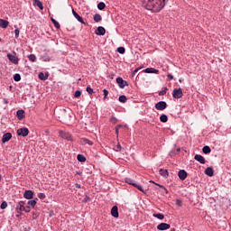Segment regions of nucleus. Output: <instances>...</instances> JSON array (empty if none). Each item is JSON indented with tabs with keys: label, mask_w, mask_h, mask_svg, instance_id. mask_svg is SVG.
<instances>
[{
	"label": "nucleus",
	"mask_w": 231,
	"mask_h": 231,
	"mask_svg": "<svg viewBox=\"0 0 231 231\" xmlns=\"http://www.w3.org/2000/svg\"><path fill=\"white\" fill-rule=\"evenodd\" d=\"M169 0H143V6L154 14L162 12Z\"/></svg>",
	"instance_id": "f257e3e1"
},
{
	"label": "nucleus",
	"mask_w": 231,
	"mask_h": 231,
	"mask_svg": "<svg viewBox=\"0 0 231 231\" xmlns=\"http://www.w3.org/2000/svg\"><path fill=\"white\" fill-rule=\"evenodd\" d=\"M125 183H127L128 185H132L137 190H140V192H143L145 194V189L142 187V185L137 184L136 181L129 177L125 178Z\"/></svg>",
	"instance_id": "f03ea898"
},
{
	"label": "nucleus",
	"mask_w": 231,
	"mask_h": 231,
	"mask_svg": "<svg viewBox=\"0 0 231 231\" xmlns=\"http://www.w3.org/2000/svg\"><path fill=\"white\" fill-rule=\"evenodd\" d=\"M59 134H60V138H62L63 140H67V142H74L75 141L73 139V136L71 135V134H69V132L60 130L59 132Z\"/></svg>",
	"instance_id": "7ed1b4c3"
},
{
	"label": "nucleus",
	"mask_w": 231,
	"mask_h": 231,
	"mask_svg": "<svg viewBox=\"0 0 231 231\" xmlns=\"http://www.w3.org/2000/svg\"><path fill=\"white\" fill-rule=\"evenodd\" d=\"M155 109H157V111H163L167 109V102L159 101L158 103L155 104Z\"/></svg>",
	"instance_id": "20e7f679"
},
{
	"label": "nucleus",
	"mask_w": 231,
	"mask_h": 231,
	"mask_svg": "<svg viewBox=\"0 0 231 231\" xmlns=\"http://www.w3.org/2000/svg\"><path fill=\"white\" fill-rule=\"evenodd\" d=\"M17 134H18V136L26 137V136H28V134H30V130H28V128H26V127L19 128L17 130Z\"/></svg>",
	"instance_id": "39448f33"
},
{
	"label": "nucleus",
	"mask_w": 231,
	"mask_h": 231,
	"mask_svg": "<svg viewBox=\"0 0 231 231\" xmlns=\"http://www.w3.org/2000/svg\"><path fill=\"white\" fill-rule=\"evenodd\" d=\"M173 98H181L183 97V90L181 88H175L172 92Z\"/></svg>",
	"instance_id": "423d86ee"
},
{
	"label": "nucleus",
	"mask_w": 231,
	"mask_h": 231,
	"mask_svg": "<svg viewBox=\"0 0 231 231\" xmlns=\"http://www.w3.org/2000/svg\"><path fill=\"white\" fill-rule=\"evenodd\" d=\"M7 59L13 64H19V58H17V56L14 55V54L8 53L7 54Z\"/></svg>",
	"instance_id": "0eeeda50"
},
{
	"label": "nucleus",
	"mask_w": 231,
	"mask_h": 231,
	"mask_svg": "<svg viewBox=\"0 0 231 231\" xmlns=\"http://www.w3.org/2000/svg\"><path fill=\"white\" fill-rule=\"evenodd\" d=\"M116 83L118 84V86L121 89H124V88H125V86H128L127 81L124 80V79H122L120 77H118L116 79Z\"/></svg>",
	"instance_id": "6e6552de"
},
{
	"label": "nucleus",
	"mask_w": 231,
	"mask_h": 231,
	"mask_svg": "<svg viewBox=\"0 0 231 231\" xmlns=\"http://www.w3.org/2000/svg\"><path fill=\"white\" fill-rule=\"evenodd\" d=\"M23 198L25 199H33V191L32 189H27L23 193Z\"/></svg>",
	"instance_id": "1a4fd4ad"
},
{
	"label": "nucleus",
	"mask_w": 231,
	"mask_h": 231,
	"mask_svg": "<svg viewBox=\"0 0 231 231\" xmlns=\"http://www.w3.org/2000/svg\"><path fill=\"white\" fill-rule=\"evenodd\" d=\"M171 228V225L167 223H161L157 226V230H169Z\"/></svg>",
	"instance_id": "9d476101"
},
{
	"label": "nucleus",
	"mask_w": 231,
	"mask_h": 231,
	"mask_svg": "<svg viewBox=\"0 0 231 231\" xmlns=\"http://www.w3.org/2000/svg\"><path fill=\"white\" fill-rule=\"evenodd\" d=\"M10 140H12V134L11 133H6L2 137V143H6V142H10Z\"/></svg>",
	"instance_id": "9b49d317"
},
{
	"label": "nucleus",
	"mask_w": 231,
	"mask_h": 231,
	"mask_svg": "<svg viewBox=\"0 0 231 231\" xmlns=\"http://www.w3.org/2000/svg\"><path fill=\"white\" fill-rule=\"evenodd\" d=\"M72 14H73L75 19H77V21H79V23H81V24H86V22H84V19H82L81 16H79V14L77 12H75L74 9H72Z\"/></svg>",
	"instance_id": "f8f14e48"
},
{
	"label": "nucleus",
	"mask_w": 231,
	"mask_h": 231,
	"mask_svg": "<svg viewBox=\"0 0 231 231\" xmlns=\"http://www.w3.org/2000/svg\"><path fill=\"white\" fill-rule=\"evenodd\" d=\"M16 116L18 120H23V118L26 116V113L24 112V110L20 109L16 112Z\"/></svg>",
	"instance_id": "ddd939ff"
},
{
	"label": "nucleus",
	"mask_w": 231,
	"mask_h": 231,
	"mask_svg": "<svg viewBox=\"0 0 231 231\" xmlns=\"http://www.w3.org/2000/svg\"><path fill=\"white\" fill-rule=\"evenodd\" d=\"M178 176L180 180L183 181L184 180H187V171H185V170H180L178 173Z\"/></svg>",
	"instance_id": "4468645a"
},
{
	"label": "nucleus",
	"mask_w": 231,
	"mask_h": 231,
	"mask_svg": "<svg viewBox=\"0 0 231 231\" xmlns=\"http://www.w3.org/2000/svg\"><path fill=\"white\" fill-rule=\"evenodd\" d=\"M96 35H106V28L99 26L95 32Z\"/></svg>",
	"instance_id": "2eb2a0df"
},
{
	"label": "nucleus",
	"mask_w": 231,
	"mask_h": 231,
	"mask_svg": "<svg viewBox=\"0 0 231 231\" xmlns=\"http://www.w3.org/2000/svg\"><path fill=\"white\" fill-rule=\"evenodd\" d=\"M194 160H196V162H199V163H202V164H205V162H206L205 157H203L202 155H199V154H196L194 156Z\"/></svg>",
	"instance_id": "dca6fc26"
},
{
	"label": "nucleus",
	"mask_w": 231,
	"mask_h": 231,
	"mask_svg": "<svg viewBox=\"0 0 231 231\" xmlns=\"http://www.w3.org/2000/svg\"><path fill=\"white\" fill-rule=\"evenodd\" d=\"M144 73H154L155 75H158L160 73V70L154 69V68H147L143 70Z\"/></svg>",
	"instance_id": "f3484780"
},
{
	"label": "nucleus",
	"mask_w": 231,
	"mask_h": 231,
	"mask_svg": "<svg viewBox=\"0 0 231 231\" xmlns=\"http://www.w3.org/2000/svg\"><path fill=\"white\" fill-rule=\"evenodd\" d=\"M80 143H81V145H93L92 141L88 138H81Z\"/></svg>",
	"instance_id": "a211bd4d"
},
{
	"label": "nucleus",
	"mask_w": 231,
	"mask_h": 231,
	"mask_svg": "<svg viewBox=\"0 0 231 231\" xmlns=\"http://www.w3.org/2000/svg\"><path fill=\"white\" fill-rule=\"evenodd\" d=\"M111 216H113V217H118L119 214H118V207L117 206H114L112 208Z\"/></svg>",
	"instance_id": "6ab92c4d"
},
{
	"label": "nucleus",
	"mask_w": 231,
	"mask_h": 231,
	"mask_svg": "<svg viewBox=\"0 0 231 231\" xmlns=\"http://www.w3.org/2000/svg\"><path fill=\"white\" fill-rule=\"evenodd\" d=\"M16 210L19 214V212H23L24 210V201H20L18 205L16 206Z\"/></svg>",
	"instance_id": "aec40b11"
},
{
	"label": "nucleus",
	"mask_w": 231,
	"mask_h": 231,
	"mask_svg": "<svg viewBox=\"0 0 231 231\" xmlns=\"http://www.w3.org/2000/svg\"><path fill=\"white\" fill-rule=\"evenodd\" d=\"M205 174L209 177L214 176V169H212V167L206 168Z\"/></svg>",
	"instance_id": "412c9836"
},
{
	"label": "nucleus",
	"mask_w": 231,
	"mask_h": 231,
	"mask_svg": "<svg viewBox=\"0 0 231 231\" xmlns=\"http://www.w3.org/2000/svg\"><path fill=\"white\" fill-rule=\"evenodd\" d=\"M40 80H48V77H50V74L48 73H42V72H40L39 75H38Z\"/></svg>",
	"instance_id": "4be33fe9"
},
{
	"label": "nucleus",
	"mask_w": 231,
	"mask_h": 231,
	"mask_svg": "<svg viewBox=\"0 0 231 231\" xmlns=\"http://www.w3.org/2000/svg\"><path fill=\"white\" fill-rule=\"evenodd\" d=\"M10 23L6 20L0 19V28H8Z\"/></svg>",
	"instance_id": "5701e85b"
},
{
	"label": "nucleus",
	"mask_w": 231,
	"mask_h": 231,
	"mask_svg": "<svg viewBox=\"0 0 231 231\" xmlns=\"http://www.w3.org/2000/svg\"><path fill=\"white\" fill-rule=\"evenodd\" d=\"M160 121L162 122V124H166V122H169V117L167 116V115L162 114L160 116Z\"/></svg>",
	"instance_id": "b1692460"
},
{
	"label": "nucleus",
	"mask_w": 231,
	"mask_h": 231,
	"mask_svg": "<svg viewBox=\"0 0 231 231\" xmlns=\"http://www.w3.org/2000/svg\"><path fill=\"white\" fill-rule=\"evenodd\" d=\"M202 152H204V154H210V152H212V150L210 149V146H204Z\"/></svg>",
	"instance_id": "393cba45"
},
{
	"label": "nucleus",
	"mask_w": 231,
	"mask_h": 231,
	"mask_svg": "<svg viewBox=\"0 0 231 231\" xmlns=\"http://www.w3.org/2000/svg\"><path fill=\"white\" fill-rule=\"evenodd\" d=\"M159 172L161 176H163V178H167V176H169V171L167 170L161 169Z\"/></svg>",
	"instance_id": "a878e982"
},
{
	"label": "nucleus",
	"mask_w": 231,
	"mask_h": 231,
	"mask_svg": "<svg viewBox=\"0 0 231 231\" xmlns=\"http://www.w3.org/2000/svg\"><path fill=\"white\" fill-rule=\"evenodd\" d=\"M94 21L95 23H100V21H102V15H100V14H96L94 15Z\"/></svg>",
	"instance_id": "bb28decb"
},
{
	"label": "nucleus",
	"mask_w": 231,
	"mask_h": 231,
	"mask_svg": "<svg viewBox=\"0 0 231 231\" xmlns=\"http://www.w3.org/2000/svg\"><path fill=\"white\" fill-rule=\"evenodd\" d=\"M36 6H38V8H40V10H44V6L42 5V2H41L40 0H34Z\"/></svg>",
	"instance_id": "cd10ccee"
},
{
	"label": "nucleus",
	"mask_w": 231,
	"mask_h": 231,
	"mask_svg": "<svg viewBox=\"0 0 231 231\" xmlns=\"http://www.w3.org/2000/svg\"><path fill=\"white\" fill-rule=\"evenodd\" d=\"M39 200V199H32V200H29L27 202V205H30L31 207H35V205H37V201Z\"/></svg>",
	"instance_id": "c85d7f7f"
},
{
	"label": "nucleus",
	"mask_w": 231,
	"mask_h": 231,
	"mask_svg": "<svg viewBox=\"0 0 231 231\" xmlns=\"http://www.w3.org/2000/svg\"><path fill=\"white\" fill-rule=\"evenodd\" d=\"M118 101L121 102L122 104H125L127 102V97H125V95L120 96L118 98Z\"/></svg>",
	"instance_id": "c756f323"
},
{
	"label": "nucleus",
	"mask_w": 231,
	"mask_h": 231,
	"mask_svg": "<svg viewBox=\"0 0 231 231\" xmlns=\"http://www.w3.org/2000/svg\"><path fill=\"white\" fill-rule=\"evenodd\" d=\"M167 91H169V88H167V87L163 88L162 90L159 92V96L163 97L164 95H167Z\"/></svg>",
	"instance_id": "7c9ffc66"
},
{
	"label": "nucleus",
	"mask_w": 231,
	"mask_h": 231,
	"mask_svg": "<svg viewBox=\"0 0 231 231\" xmlns=\"http://www.w3.org/2000/svg\"><path fill=\"white\" fill-rule=\"evenodd\" d=\"M153 217H157V219H165V215L162 213L153 214Z\"/></svg>",
	"instance_id": "2f4dec72"
},
{
	"label": "nucleus",
	"mask_w": 231,
	"mask_h": 231,
	"mask_svg": "<svg viewBox=\"0 0 231 231\" xmlns=\"http://www.w3.org/2000/svg\"><path fill=\"white\" fill-rule=\"evenodd\" d=\"M28 59L31 62H35L37 60V57L35 56V54H30L28 56Z\"/></svg>",
	"instance_id": "473e14b6"
},
{
	"label": "nucleus",
	"mask_w": 231,
	"mask_h": 231,
	"mask_svg": "<svg viewBox=\"0 0 231 231\" xmlns=\"http://www.w3.org/2000/svg\"><path fill=\"white\" fill-rule=\"evenodd\" d=\"M77 160H78V162H86V157L82 154H78Z\"/></svg>",
	"instance_id": "72a5a7b5"
},
{
	"label": "nucleus",
	"mask_w": 231,
	"mask_h": 231,
	"mask_svg": "<svg viewBox=\"0 0 231 231\" xmlns=\"http://www.w3.org/2000/svg\"><path fill=\"white\" fill-rule=\"evenodd\" d=\"M97 8H98V10H104V8H106V4L104 2H100L97 5Z\"/></svg>",
	"instance_id": "f704fd0d"
},
{
	"label": "nucleus",
	"mask_w": 231,
	"mask_h": 231,
	"mask_svg": "<svg viewBox=\"0 0 231 231\" xmlns=\"http://www.w3.org/2000/svg\"><path fill=\"white\" fill-rule=\"evenodd\" d=\"M14 82H20V80H21V74H14Z\"/></svg>",
	"instance_id": "c9c22d12"
},
{
	"label": "nucleus",
	"mask_w": 231,
	"mask_h": 231,
	"mask_svg": "<svg viewBox=\"0 0 231 231\" xmlns=\"http://www.w3.org/2000/svg\"><path fill=\"white\" fill-rule=\"evenodd\" d=\"M117 51H118V53H121V55H124V53H125V48L118 47Z\"/></svg>",
	"instance_id": "e433bc0d"
},
{
	"label": "nucleus",
	"mask_w": 231,
	"mask_h": 231,
	"mask_svg": "<svg viewBox=\"0 0 231 231\" xmlns=\"http://www.w3.org/2000/svg\"><path fill=\"white\" fill-rule=\"evenodd\" d=\"M87 93H88V95H93L94 91L93 88H91L90 86H88L86 88Z\"/></svg>",
	"instance_id": "4c0bfd02"
},
{
	"label": "nucleus",
	"mask_w": 231,
	"mask_h": 231,
	"mask_svg": "<svg viewBox=\"0 0 231 231\" xmlns=\"http://www.w3.org/2000/svg\"><path fill=\"white\" fill-rule=\"evenodd\" d=\"M6 207H8V203H6V201L2 202V204L0 205V208L2 210H5V208H6Z\"/></svg>",
	"instance_id": "58836bf2"
},
{
	"label": "nucleus",
	"mask_w": 231,
	"mask_h": 231,
	"mask_svg": "<svg viewBox=\"0 0 231 231\" xmlns=\"http://www.w3.org/2000/svg\"><path fill=\"white\" fill-rule=\"evenodd\" d=\"M19 33H21V31L19 30V28H16L14 30L15 39H19Z\"/></svg>",
	"instance_id": "ea45409f"
},
{
	"label": "nucleus",
	"mask_w": 231,
	"mask_h": 231,
	"mask_svg": "<svg viewBox=\"0 0 231 231\" xmlns=\"http://www.w3.org/2000/svg\"><path fill=\"white\" fill-rule=\"evenodd\" d=\"M38 198L39 199H46V195L44 193H39Z\"/></svg>",
	"instance_id": "a19ab883"
},
{
	"label": "nucleus",
	"mask_w": 231,
	"mask_h": 231,
	"mask_svg": "<svg viewBox=\"0 0 231 231\" xmlns=\"http://www.w3.org/2000/svg\"><path fill=\"white\" fill-rule=\"evenodd\" d=\"M80 95H82V92H80V90H77L74 94L75 98H79V97H80Z\"/></svg>",
	"instance_id": "79ce46f5"
},
{
	"label": "nucleus",
	"mask_w": 231,
	"mask_h": 231,
	"mask_svg": "<svg viewBox=\"0 0 231 231\" xmlns=\"http://www.w3.org/2000/svg\"><path fill=\"white\" fill-rule=\"evenodd\" d=\"M110 122H111L112 124H116V122H118V119H116V117H115V116H112V117L110 118Z\"/></svg>",
	"instance_id": "37998d69"
},
{
	"label": "nucleus",
	"mask_w": 231,
	"mask_h": 231,
	"mask_svg": "<svg viewBox=\"0 0 231 231\" xmlns=\"http://www.w3.org/2000/svg\"><path fill=\"white\" fill-rule=\"evenodd\" d=\"M103 93H104V98H107V95H109V91H107V89H104Z\"/></svg>",
	"instance_id": "c03bdc74"
},
{
	"label": "nucleus",
	"mask_w": 231,
	"mask_h": 231,
	"mask_svg": "<svg viewBox=\"0 0 231 231\" xmlns=\"http://www.w3.org/2000/svg\"><path fill=\"white\" fill-rule=\"evenodd\" d=\"M116 151L117 152H121L122 151V145H120V143H118L116 147Z\"/></svg>",
	"instance_id": "a18cd8bd"
},
{
	"label": "nucleus",
	"mask_w": 231,
	"mask_h": 231,
	"mask_svg": "<svg viewBox=\"0 0 231 231\" xmlns=\"http://www.w3.org/2000/svg\"><path fill=\"white\" fill-rule=\"evenodd\" d=\"M30 206H27V207H24L23 208V212H26V213H28V212H30Z\"/></svg>",
	"instance_id": "49530a36"
},
{
	"label": "nucleus",
	"mask_w": 231,
	"mask_h": 231,
	"mask_svg": "<svg viewBox=\"0 0 231 231\" xmlns=\"http://www.w3.org/2000/svg\"><path fill=\"white\" fill-rule=\"evenodd\" d=\"M53 24L57 28V30H59L60 28V23H59V22L56 21V23Z\"/></svg>",
	"instance_id": "de8ad7c7"
},
{
	"label": "nucleus",
	"mask_w": 231,
	"mask_h": 231,
	"mask_svg": "<svg viewBox=\"0 0 231 231\" xmlns=\"http://www.w3.org/2000/svg\"><path fill=\"white\" fill-rule=\"evenodd\" d=\"M63 120H66V118H68V114H66V109H63Z\"/></svg>",
	"instance_id": "09e8293b"
},
{
	"label": "nucleus",
	"mask_w": 231,
	"mask_h": 231,
	"mask_svg": "<svg viewBox=\"0 0 231 231\" xmlns=\"http://www.w3.org/2000/svg\"><path fill=\"white\" fill-rule=\"evenodd\" d=\"M43 60L44 62H50V57L48 56L43 57Z\"/></svg>",
	"instance_id": "8fccbe9b"
},
{
	"label": "nucleus",
	"mask_w": 231,
	"mask_h": 231,
	"mask_svg": "<svg viewBox=\"0 0 231 231\" xmlns=\"http://www.w3.org/2000/svg\"><path fill=\"white\" fill-rule=\"evenodd\" d=\"M176 205H178V207H181V200L177 199L176 200Z\"/></svg>",
	"instance_id": "3c124183"
},
{
	"label": "nucleus",
	"mask_w": 231,
	"mask_h": 231,
	"mask_svg": "<svg viewBox=\"0 0 231 231\" xmlns=\"http://www.w3.org/2000/svg\"><path fill=\"white\" fill-rule=\"evenodd\" d=\"M75 187H76V189H81L82 186L80 184H79V183H76Z\"/></svg>",
	"instance_id": "603ef678"
},
{
	"label": "nucleus",
	"mask_w": 231,
	"mask_h": 231,
	"mask_svg": "<svg viewBox=\"0 0 231 231\" xmlns=\"http://www.w3.org/2000/svg\"><path fill=\"white\" fill-rule=\"evenodd\" d=\"M89 197L88 196H86V198L84 199V201L86 202V203H88V201H89Z\"/></svg>",
	"instance_id": "864d4df0"
},
{
	"label": "nucleus",
	"mask_w": 231,
	"mask_h": 231,
	"mask_svg": "<svg viewBox=\"0 0 231 231\" xmlns=\"http://www.w3.org/2000/svg\"><path fill=\"white\" fill-rule=\"evenodd\" d=\"M168 79H170L171 80H172L174 79V76H172L171 74L168 75Z\"/></svg>",
	"instance_id": "5fc2aeb1"
},
{
	"label": "nucleus",
	"mask_w": 231,
	"mask_h": 231,
	"mask_svg": "<svg viewBox=\"0 0 231 231\" xmlns=\"http://www.w3.org/2000/svg\"><path fill=\"white\" fill-rule=\"evenodd\" d=\"M51 21L52 24L57 22V20H55L54 18H51Z\"/></svg>",
	"instance_id": "6e6d98bb"
},
{
	"label": "nucleus",
	"mask_w": 231,
	"mask_h": 231,
	"mask_svg": "<svg viewBox=\"0 0 231 231\" xmlns=\"http://www.w3.org/2000/svg\"><path fill=\"white\" fill-rule=\"evenodd\" d=\"M4 104H8V99L7 98H4Z\"/></svg>",
	"instance_id": "4d7b16f0"
},
{
	"label": "nucleus",
	"mask_w": 231,
	"mask_h": 231,
	"mask_svg": "<svg viewBox=\"0 0 231 231\" xmlns=\"http://www.w3.org/2000/svg\"><path fill=\"white\" fill-rule=\"evenodd\" d=\"M120 127H122V125H118L116 126V129H120Z\"/></svg>",
	"instance_id": "13d9d810"
},
{
	"label": "nucleus",
	"mask_w": 231,
	"mask_h": 231,
	"mask_svg": "<svg viewBox=\"0 0 231 231\" xmlns=\"http://www.w3.org/2000/svg\"><path fill=\"white\" fill-rule=\"evenodd\" d=\"M116 134H118V128L116 129Z\"/></svg>",
	"instance_id": "bf43d9fd"
},
{
	"label": "nucleus",
	"mask_w": 231,
	"mask_h": 231,
	"mask_svg": "<svg viewBox=\"0 0 231 231\" xmlns=\"http://www.w3.org/2000/svg\"><path fill=\"white\" fill-rule=\"evenodd\" d=\"M156 185H158L159 187H162V188H163V186H162V185H160V184H156Z\"/></svg>",
	"instance_id": "052dcab7"
},
{
	"label": "nucleus",
	"mask_w": 231,
	"mask_h": 231,
	"mask_svg": "<svg viewBox=\"0 0 231 231\" xmlns=\"http://www.w3.org/2000/svg\"><path fill=\"white\" fill-rule=\"evenodd\" d=\"M171 231H176V229L175 228H171Z\"/></svg>",
	"instance_id": "680f3d73"
},
{
	"label": "nucleus",
	"mask_w": 231,
	"mask_h": 231,
	"mask_svg": "<svg viewBox=\"0 0 231 231\" xmlns=\"http://www.w3.org/2000/svg\"><path fill=\"white\" fill-rule=\"evenodd\" d=\"M136 71H138V69H136L134 70L135 73H136Z\"/></svg>",
	"instance_id": "e2e57ef3"
},
{
	"label": "nucleus",
	"mask_w": 231,
	"mask_h": 231,
	"mask_svg": "<svg viewBox=\"0 0 231 231\" xmlns=\"http://www.w3.org/2000/svg\"><path fill=\"white\" fill-rule=\"evenodd\" d=\"M2 178H3V177L0 175V181H1Z\"/></svg>",
	"instance_id": "0e129e2a"
},
{
	"label": "nucleus",
	"mask_w": 231,
	"mask_h": 231,
	"mask_svg": "<svg viewBox=\"0 0 231 231\" xmlns=\"http://www.w3.org/2000/svg\"><path fill=\"white\" fill-rule=\"evenodd\" d=\"M67 116H69V114H67Z\"/></svg>",
	"instance_id": "69168bd1"
},
{
	"label": "nucleus",
	"mask_w": 231,
	"mask_h": 231,
	"mask_svg": "<svg viewBox=\"0 0 231 231\" xmlns=\"http://www.w3.org/2000/svg\"><path fill=\"white\" fill-rule=\"evenodd\" d=\"M177 151L180 152V149H178Z\"/></svg>",
	"instance_id": "338daca9"
},
{
	"label": "nucleus",
	"mask_w": 231,
	"mask_h": 231,
	"mask_svg": "<svg viewBox=\"0 0 231 231\" xmlns=\"http://www.w3.org/2000/svg\"><path fill=\"white\" fill-rule=\"evenodd\" d=\"M0 42H1V38H0Z\"/></svg>",
	"instance_id": "774afa93"
}]
</instances>
